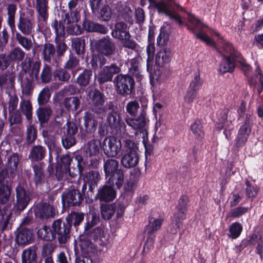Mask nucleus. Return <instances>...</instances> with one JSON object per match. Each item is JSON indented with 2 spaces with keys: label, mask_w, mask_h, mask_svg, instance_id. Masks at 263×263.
I'll use <instances>...</instances> for the list:
<instances>
[{
  "label": "nucleus",
  "mask_w": 263,
  "mask_h": 263,
  "mask_svg": "<svg viewBox=\"0 0 263 263\" xmlns=\"http://www.w3.org/2000/svg\"><path fill=\"white\" fill-rule=\"evenodd\" d=\"M41 66L40 61L32 62L30 58L26 59L21 63V69L17 75L22 93L29 96L34 89V82H39V73Z\"/></svg>",
  "instance_id": "obj_1"
},
{
  "label": "nucleus",
  "mask_w": 263,
  "mask_h": 263,
  "mask_svg": "<svg viewBox=\"0 0 263 263\" xmlns=\"http://www.w3.org/2000/svg\"><path fill=\"white\" fill-rule=\"evenodd\" d=\"M86 92L92 112L97 114H103L107 112L108 109L115 108V104L112 101L108 102L104 104L105 97L98 89L88 88Z\"/></svg>",
  "instance_id": "obj_2"
},
{
  "label": "nucleus",
  "mask_w": 263,
  "mask_h": 263,
  "mask_svg": "<svg viewBox=\"0 0 263 263\" xmlns=\"http://www.w3.org/2000/svg\"><path fill=\"white\" fill-rule=\"evenodd\" d=\"M123 151L124 154L121 158V165L126 168L137 166L139 161L137 144L132 140L126 139L124 141Z\"/></svg>",
  "instance_id": "obj_3"
},
{
  "label": "nucleus",
  "mask_w": 263,
  "mask_h": 263,
  "mask_svg": "<svg viewBox=\"0 0 263 263\" xmlns=\"http://www.w3.org/2000/svg\"><path fill=\"white\" fill-rule=\"evenodd\" d=\"M144 0L141 1V5L143 6ZM150 4L157 9L158 13H162L170 16L175 20L180 25H183V22L179 14L173 12V0H148Z\"/></svg>",
  "instance_id": "obj_4"
},
{
  "label": "nucleus",
  "mask_w": 263,
  "mask_h": 263,
  "mask_svg": "<svg viewBox=\"0 0 263 263\" xmlns=\"http://www.w3.org/2000/svg\"><path fill=\"white\" fill-rule=\"evenodd\" d=\"M113 82L117 93L122 96L130 95L135 88V81L129 74L119 73L115 77Z\"/></svg>",
  "instance_id": "obj_5"
},
{
  "label": "nucleus",
  "mask_w": 263,
  "mask_h": 263,
  "mask_svg": "<svg viewBox=\"0 0 263 263\" xmlns=\"http://www.w3.org/2000/svg\"><path fill=\"white\" fill-rule=\"evenodd\" d=\"M25 182H19L15 189L16 201L14 208L18 211L24 210L32 199L31 192L25 188Z\"/></svg>",
  "instance_id": "obj_6"
},
{
  "label": "nucleus",
  "mask_w": 263,
  "mask_h": 263,
  "mask_svg": "<svg viewBox=\"0 0 263 263\" xmlns=\"http://www.w3.org/2000/svg\"><path fill=\"white\" fill-rule=\"evenodd\" d=\"M53 233L55 238L60 243H65L70 237L71 225L65 219V221L61 219L54 220L51 224Z\"/></svg>",
  "instance_id": "obj_7"
},
{
  "label": "nucleus",
  "mask_w": 263,
  "mask_h": 263,
  "mask_svg": "<svg viewBox=\"0 0 263 263\" xmlns=\"http://www.w3.org/2000/svg\"><path fill=\"white\" fill-rule=\"evenodd\" d=\"M186 18L187 20V23L185 25L188 30L192 31L197 38L204 42L206 44L210 46L214 45V41L205 33L201 31L196 33L197 31H199L202 27V24L199 20L190 13L187 14Z\"/></svg>",
  "instance_id": "obj_8"
},
{
  "label": "nucleus",
  "mask_w": 263,
  "mask_h": 263,
  "mask_svg": "<svg viewBox=\"0 0 263 263\" xmlns=\"http://www.w3.org/2000/svg\"><path fill=\"white\" fill-rule=\"evenodd\" d=\"M80 11L77 9L69 10L63 17L64 24L68 25L67 31L70 34L78 35L81 33V27L77 23L80 19Z\"/></svg>",
  "instance_id": "obj_9"
},
{
  "label": "nucleus",
  "mask_w": 263,
  "mask_h": 263,
  "mask_svg": "<svg viewBox=\"0 0 263 263\" xmlns=\"http://www.w3.org/2000/svg\"><path fill=\"white\" fill-rule=\"evenodd\" d=\"M94 47L97 52L106 57L114 54L116 51V45L108 35L96 41Z\"/></svg>",
  "instance_id": "obj_10"
},
{
  "label": "nucleus",
  "mask_w": 263,
  "mask_h": 263,
  "mask_svg": "<svg viewBox=\"0 0 263 263\" xmlns=\"http://www.w3.org/2000/svg\"><path fill=\"white\" fill-rule=\"evenodd\" d=\"M104 154L108 157H116L120 152L122 144L121 141L115 137H106L102 143Z\"/></svg>",
  "instance_id": "obj_11"
},
{
  "label": "nucleus",
  "mask_w": 263,
  "mask_h": 263,
  "mask_svg": "<svg viewBox=\"0 0 263 263\" xmlns=\"http://www.w3.org/2000/svg\"><path fill=\"white\" fill-rule=\"evenodd\" d=\"M63 129L62 143L65 148L68 149L76 143L74 135L78 132V127L73 122H67Z\"/></svg>",
  "instance_id": "obj_12"
},
{
  "label": "nucleus",
  "mask_w": 263,
  "mask_h": 263,
  "mask_svg": "<svg viewBox=\"0 0 263 263\" xmlns=\"http://www.w3.org/2000/svg\"><path fill=\"white\" fill-rule=\"evenodd\" d=\"M121 71V68L116 64L112 63L108 66L102 67L97 77V81L100 84L112 81L114 76L119 74Z\"/></svg>",
  "instance_id": "obj_13"
},
{
  "label": "nucleus",
  "mask_w": 263,
  "mask_h": 263,
  "mask_svg": "<svg viewBox=\"0 0 263 263\" xmlns=\"http://www.w3.org/2000/svg\"><path fill=\"white\" fill-rule=\"evenodd\" d=\"M125 120L126 124L133 129L144 130L146 133L145 128L149 122L147 108H142L141 112L136 117H127Z\"/></svg>",
  "instance_id": "obj_14"
},
{
  "label": "nucleus",
  "mask_w": 263,
  "mask_h": 263,
  "mask_svg": "<svg viewBox=\"0 0 263 263\" xmlns=\"http://www.w3.org/2000/svg\"><path fill=\"white\" fill-rule=\"evenodd\" d=\"M35 22L32 14L30 16L25 14H21L19 16L17 27L20 33L24 35L33 36Z\"/></svg>",
  "instance_id": "obj_15"
},
{
  "label": "nucleus",
  "mask_w": 263,
  "mask_h": 263,
  "mask_svg": "<svg viewBox=\"0 0 263 263\" xmlns=\"http://www.w3.org/2000/svg\"><path fill=\"white\" fill-rule=\"evenodd\" d=\"M116 106L112 109H108V113L106 116V123L108 126L112 129H116V134L118 135L117 129L119 128V134H124L126 131V125L123 122H121V116L120 114L115 110Z\"/></svg>",
  "instance_id": "obj_16"
},
{
  "label": "nucleus",
  "mask_w": 263,
  "mask_h": 263,
  "mask_svg": "<svg viewBox=\"0 0 263 263\" xmlns=\"http://www.w3.org/2000/svg\"><path fill=\"white\" fill-rule=\"evenodd\" d=\"M34 215L41 220L47 219L55 217L58 211L51 205L46 202H40L34 209Z\"/></svg>",
  "instance_id": "obj_17"
},
{
  "label": "nucleus",
  "mask_w": 263,
  "mask_h": 263,
  "mask_svg": "<svg viewBox=\"0 0 263 263\" xmlns=\"http://www.w3.org/2000/svg\"><path fill=\"white\" fill-rule=\"evenodd\" d=\"M62 201L64 205L69 206H79L83 201V197L78 190L72 189L62 194Z\"/></svg>",
  "instance_id": "obj_18"
},
{
  "label": "nucleus",
  "mask_w": 263,
  "mask_h": 263,
  "mask_svg": "<svg viewBox=\"0 0 263 263\" xmlns=\"http://www.w3.org/2000/svg\"><path fill=\"white\" fill-rule=\"evenodd\" d=\"M116 196L115 189L106 181L104 185L99 188L96 198L100 201L109 202L113 200Z\"/></svg>",
  "instance_id": "obj_19"
},
{
  "label": "nucleus",
  "mask_w": 263,
  "mask_h": 263,
  "mask_svg": "<svg viewBox=\"0 0 263 263\" xmlns=\"http://www.w3.org/2000/svg\"><path fill=\"white\" fill-rule=\"evenodd\" d=\"M89 236L97 244L102 248L99 249V250L103 252H106L107 250V245L108 240L104 234L103 230L99 227L93 229L89 234Z\"/></svg>",
  "instance_id": "obj_20"
},
{
  "label": "nucleus",
  "mask_w": 263,
  "mask_h": 263,
  "mask_svg": "<svg viewBox=\"0 0 263 263\" xmlns=\"http://www.w3.org/2000/svg\"><path fill=\"white\" fill-rule=\"evenodd\" d=\"M34 240L32 231L28 228H23L18 232L15 236V242L18 246H25L31 243Z\"/></svg>",
  "instance_id": "obj_21"
},
{
  "label": "nucleus",
  "mask_w": 263,
  "mask_h": 263,
  "mask_svg": "<svg viewBox=\"0 0 263 263\" xmlns=\"http://www.w3.org/2000/svg\"><path fill=\"white\" fill-rule=\"evenodd\" d=\"M15 80V76L13 73L0 75V86L2 89H5L9 95L14 89Z\"/></svg>",
  "instance_id": "obj_22"
},
{
  "label": "nucleus",
  "mask_w": 263,
  "mask_h": 263,
  "mask_svg": "<svg viewBox=\"0 0 263 263\" xmlns=\"http://www.w3.org/2000/svg\"><path fill=\"white\" fill-rule=\"evenodd\" d=\"M219 53L223 58H231L234 60L241 62V57L239 53L235 51L233 46L228 42L223 41L222 45V50L219 51Z\"/></svg>",
  "instance_id": "obj_23"
},
{
  "label": "nucleus",
  "mask_w": 263,
  "mask_h": 263,
  "mask_svg": "<svg viewBox=\"0 0 263 263\" xmlns=\"http://www.w3.org/2000/svg\"><path fill=\"white\" fill-rule=\"evenodd\" d=\"M34 5L38 13V19L46 21L48 17V0H35Z\"/></svg>",
  "instance_id": "obj_24"
},
{
  "label": "nucleus",
  "mask_w": 263,
  "mask_h": 263,
  "mask_svg": "<svg viewBox=\"0 0 263 263\" xmlns=\"http://www.w3.org/2000/svg\"><path fill=\"white\" fill-rule=\"evenodd\" d=\"M37 249L36 246H30L22 251V263H37Z\"/></svg>",
  "instance_id": "obj_25"
},
{
  "label": "nucleus",
  "mask_w": 263,
  "mask_h": 263,
  "mask_svg": "<svg viewBox=\"0 0 263 263\" xmlns=\"http://www.w3.org/2000/svg\"><path fill=\"white\" fill-rule=\"evenodd\" d=\"M172 56V53L168 49L164 48L160 50L157 52L155 58L156 65L160 67L165 66L171 61Z\"/></svg>",
  "instance_id": "obj_26"
},
{
  "label": "nucleus",
  "mask_w": 263,
  "mask_h": 263,
  "mask_svg": "<svg viewBox=\"0 0 263 263\" xmlns=\"http://www.w3.org/2000/svg\"><path fill=\"white\" fill-rule=\"evenodd\" d=\"M46 153V148L41 145H34L30 150L28 156L31 162H39L44 159Z\"/></svg>",
  "instance_id": "obj_27"
},
{
  "label": "nucleus",
  "mask_w": 263,
  "mask_h": 263,
  "mask_svg": "<svg viewBox=\"0 0 263 263\" xmlns=\"http://www.w3.org/2000/svg\"><path fill=\"white\" fill-rule=\"evenodd\" d=\"M85 130L87 133H92L96 130L98 122L94 112L86 111L83 117Z\"/></svg>",
  "instance_id": "obj_28"
},
{
  "label": "nucleus",
  "mask_w": 263,
  "mask_h": 263,
  "mask_svg": "<svg viewBox=\"0 0 263 263\" xmlns=\"http://www.w3.org/2000/svg\"><path fill=\"white\" fill-rule=\"evenodd\" d=\"M129 34L127 24L123 21H118L115 24L111 35L116 39L120 40Z\"/></svg>",
  "instance_id": "obj_29"
},
{
  "label": "nucleus",
  "mask_w": 263,
  "mask_h": 263,
  "mask_svg": "<svg viewBox=\"0 0 263 263\" xmlns=\"http://www.w3.org/2000/svg\"><path fill=\"white\" fill-rule=\"evenodd\" d=\"M17 6L15 4L11 3L6 5L7 23L12 32L15 30V14Z\"/></svg>",
  "instance_id": "obj_30"
},
{
  "label": "nucleus",
  "mask_w": 263,
  "mask_h": 263,
  "mask_svg": "<svg viewBox=\"0 0 263 263\" xmlns=\"http://www.w3.org/2000/svg\"><path fill=\"white\" fill-rule=\"evenodd\" d=\"M33 171V181L36 186L41 185L46 180L45 175L41 163L32 164Z\"/></svg>",
  "instance_id": "obj_31"
},
{
  "label": "nucleus",
  "mask_w": 263,
  "mask_h": 263,
  "mask_svg": "<svg viewBox=\"0 0 263 263\" xmlns=\"http://www.w3.org/2000/svg\"><path fill=\"white\" fill-rule=\"evenodd\" d=\"M106 182L114 187L115 185L118 189H120L124 181V175L122 170H117L115 174L106 178Z\"/></svg>",
  "instance_id": "obj_32"
},
{
  "label": "nucleus",
  "mask_w": 263,
  "mask_h": 263,
  "mask_svg": "<svg viewBox=\"0 0 263 263\" xmlns=\"http://www.w3.org/2000/svg\"><path fill=\"white\" fill-rule=\"evenodd\" d=\"M55 48L51 43H45L42 50V55L44 61L50 63L51 60H54L55 56Z\"/></svg>",
  "instance_id": "obj_33"
},
{
  "label": "nucleus",
  "mask_w": 263,
  "mask_h": 263,
  "mask_svg": "<svg viewBox=\"0 0 263 263\" xmlns=\"http://www.w3.org/2000/svg\"><path fill=\"white\" fill-rule=\"evenodd\" d=\"M30 122L32 119V106L31 102L28 100L22 99L20 103L19 110Z\"/></svg>",
  "instance_id": "obj_34"
},
{
  "label": "nucleus",
  "mask_w": 263,
  "mask_h": 263,
  "mask_svg": "<svg viewBox=\"0 0 263 263\" xmlns=\"http://www.w3.org/2000/svg\"><path fill=\"white\" fill-rule=\"evenodd\" d=\"M80 102V99L78 97H70L64 100L63 105L67 111L73 113L79 108Z\"/></svg>",
  "instance_id": "obj_35"
},
{
  "label": "nucleus",
  "mask_w": 263,
  "mask_h": 263,
  "mask_svg": "<svg viewBox=\"0 0 263 263\" xmlns=\"http://www.w3.org/2000/svg\"><path fill=\"white\" fill-rule=\"evenodd\" d=\"M128 67L129 74L135 77L138 80L141 79L142 75L139 66L138 61L136 59H128L125 63Z\"/></svg>",
  "instance_id": "obj_36"
},
{
  "label": "nucleus",
  "mask_w": 263,
  "mask_h": 263,
  "mask_svg": "<svg viewBox=\"0 0 263 263\" xmlns=\"http://www.w3.org/2000/svg\"><path fill=\"white\" fill-rule=\"evenodd\" d=\"M119 162L113 159H108L105 161L104 163V171L106 178L110 177V175L115 174L117 170H122L118 168Z\"/></svg>",
  "instance_id": "obj_37"
},
{
  "label": "nucleus",
  "mask_w": 263,
  "mask_h": 263,
  "mask_svg": "<svg viewBox=\"0 0 263 263\" xmlns=\"http://www.w3.org/2000/svg\"><path fill=\"white\" fill-rule=\"evenodd\" d=\"M52 110L50 106L40 107L36 111L39 121L41 124L47 123L52 114Z\"/></svg>",
  "instance_id": "obj_38"
},
{
  "label": "nucleus",
  "mask_w": 263,
  "mask_h": 263,
  "mask_svg": "<svg viewBox=\"0 0 263 263\" xmlns=\"http://www.w3.org/2000/svg\"><path fill=\"white\" fill-rule=\"evenodd\" d=\"M101 142L93 139L88 142L85 146V152L89 157L98 155L100 152Z\"/></svg>",
  "instance_id": "obj_39"
},
{
  "label": "nucleus",
  "mask_w": 263,
  "mask_h": 263,
  "mask_svg": "<svg viewBox=\"0 0 263 263\" xmlns=\"http://www.w3.org/2000/svg\"><path fill=\"white\" fill-rule=\"evenodd\" d=\"M84 27L88 32H95L102 34H105L108 32V29L106 26L93 22H86Z\"/></svg>",
  "instance_id": "obj_40"
},
{
  "label": "nucleus",
  "mask_w": 263,
  "mask_h": 263,
  "mask_svg": "<svg viewBox=\"0 0 263 263\" xmlns=\"http://www.w3.org/2000/svg\"><path fill=\"white\" fill-rule=\"evenodd\" d=\"M143 108H147L146 106H140L139 102L136 100H131L127 103L125 106V110L131 117H136L138 112H141Z\"/></svg>",
  "instance_id": "obj_41"
},
{
  "label": "nucleus",
  "mask_w": 263,
  "mask_h": 263,
  "mask_svg": "<svg viewBox=\"0 0 263 263\" xmlns=\"http://www.w3.org/2000/svg\"><path fill=\"white\" fill-rule=\"evenodd\" d=\"M26 53L18 46L12 49L8 54V59L14 63H20L22 62L25 57Z\"/></svg>",
  "instance_id": "obj_42"
},
{
  "label": "nucleus",
  "mask_w": 263,
  "mask_h": 263,
  "mask_svg": "<svg viewBox=\"0 0 263 263\" xmlns=\"http://www.w3.org/2000/svg\"><path fill=\"white\" fill-rule=\"evenodd\" d=\"M37 236L45 241H52L56 238L52 227L44 226L40 228L37 232Z\"/></svg>",
  "instance_id": "obj_43"
},
{
  "label": "nucleus",
  "mask_w": 263,
  "mask_h": 263,
  "mask_svg": "<svg viewBox=\"0 0 263 263\" xmlns=\"http://www.w3.org/2000/svg\"><path fill=\"white\" fill-rule=\"evenodd\" d=\"M251 129L245 126L240 127L238 133V136L235 140V146L237 148L242 146L246 142Z\"/></svg>",
  "instance_id": "obj_44"
},
{
  "label": "nucleus",
  "mask_w": 263,
  "mask_h": 263,
  "mask_svg": "<svg viewBox=\"0 0 263 263\" xmlns=\"http://www.w3.org/2000/svg\"><path fill=\"white\" fill-rule=\"evenodd\" d=\"M18 32H16L15 39L18 44L25 50H30L33 46V42L31 38L26 36Z\"/></svg>",
  "instance_id": "obj_45"
},
{
  "label": "nucleus",
  "mask_w": 263,
  "mask_h": 263,
  "mask_svg": "<svg viewBox=\"0 0 263 263\" xmlns=\"http://www.w3.org/2000/svg\"><path fill=\"white\" fill-rule=\"evenodd\" d=\"M116 209L115 203L103 204L101 205V214L102 218L105 220L110 219L114 215Z\"/></svg>",
  "instance_id": "obj_46"
},
{
  "label": "nucleus",
  "mask_w": 263,
  "mask_h": 263,
  "mask_svg": "<svg viewBox=\"0 0 263 263\" xmlns=\"http://www.w3.org/2000/svg\"><path fill=\"white\" fill-rule=\"evenodd\" d=\"M236 62H238V61L234 60L231 58H223L222 61L219 65V71L222 73L233 71Z\"/></svg>",
  "instance_id": "obj_47"
},
{
  "label": "nucleus",
  "mask_w": 263,
  "mask_h": 263,
  "mask_svg": "<svg viewBox=\"0 0 263 263\" xmlns=\"http://www.w3.org/2000/svg\"><path fill=\"white\" fill-rule=\"evenodd\" d=\"M163 221V219H156L151 217L149 219V223L146 228V232L148 235L153 234L154 232L159 230Z\"/></svg>",
  "instance_id": "obj_48"
},
{
  "label": "nucleus",
  "mask_w": 263,
  "mask_h": 263,
  "mask_svg": "<svg viewBox=\"0 0 263 263\" xmlns=\"http://www.w3.org/2000/svg\"><path fill=\"white\" fill-rule=\"evenodd\" d=\"M52 89L49 87H45L39 92L37 97V103L40 106L46 105L50 100Z\"/></svg>",
  "instance_id": "obj_49"
},
{
  "label": "nucleus",
  "mask_w": 263,
  "mask_h": 263,
  "mask_svg": "<svg viewBox=\"0 0 263 263\" xmlns=\"http://www.w3.org/2000/svg\"><path fill=\"white\" fill-rule=\"evenodd\" d=\"M54 43L55 44V53L56 55L58 58H61L64 55L68 47L67 44L65 42V40L63 37L54 38Z\"/></svg>",
  "instance_id": "obj_50"
},
{
  "label": "nucleus",
  "mask_w": 263,
  "mask_h": 263,
  "mask_svg": "<svg viewBox=\"0 0 263 263\" xmlns=\"http://www.w3.org/2000/svg\"><path fill=\"white\" fill-rule=\"evenodd\" d=\"M92 71L90 69H85L77 79V83L81 87L87 86L90 81Z\"/></svg>",
  "instance_id": "obj_51"
},
{
  "label": "nucleus",
  "mask_w": 263,
  "mask_h": 263,
  "mask_svg": "<svg viewBox=\"0 0 263 263\" xmlns=\"http://www.w3.org/2000/svg\"><path fill=\"white\" fill-rule=\"evenodd\" d=\"M104 55L101 54H95L92 55L90 63L94 70L97 69L98 67L102 68L105 65L107 62Z\"/></svg>",
  "instance_id": "obj_52"
},
{
  "label": "nucleus",
  "mask_w": 263,
  "mask_h": 263,
  "mask_svg": "<svg viewBox=\"0 0 263 263\" xmlns=\"http://www.w3.org/2000/svg\"><path fill=\"white\" fill-rule=\"evenodd\" d=\"M71 46L74 49L76 53L82 55L84 53L85 42L83 37H74L71 39Z\"/></svg>",
  "instance_id": "obj_53"
},
{
  "label": "nucleus",
  "mask_w": 263,
  "mask_h": 263,
  "mask_svg": "<svg viewBox=\"0 0 263 263\" xmlns=\"http://www.w3.org/2000/svg\"><path fill=\"white\" fill-rule=\"evenodd\" d=\"M84 216V215L83 213H79L74 212L69 214L66 217V219L70 223L71 227L73 224L74 228L76 229V231H78V227L83 221Z\"/></svg>",
  "instance_id": "obj_54"
},
{
  "label": "nucleus",
  "mask_w": 263,
  "mask_h": 263,
  "mask_svg": "<svg viewBox=\"0 0 263 263\" xmlns=\"http://www.w3.org/2000/svg\"><path fill=\"white\" fill-rule=\"evenodd\" d=\"M101 176L98 171H92L89 172L86 175L89 183V190L92 191L93 187L97 186L100 179Z\"/></svg>",
  "instance_id": "obj_55"
},
{
  "label": "nucleus",
  "mask_w": 263,
  "mask_h": 263,
  "mask_svg": "<svg viewBox=\"0 0 263 263\" xmlns=\"http://www.w3.org/2000/svg\"><path fill=\"white\" fill-rule=\"evenodd\" d=\"M202 121L197 119L191 125V129L196 138L201 139L204 137Z\"/></svg>",
  "instance_id": "obj_56"
},
{
  "label": "nucleus",
  "mask_w": 263,
  "mask_h": 263,
  "mask_svg": "<svg viewBox=\"0 0 263 263\" xmlns=\"http://www.w3.org/2000/svg\"><path fill=\"white\" fill-rule=\"evenodd\" d=\"M26 141L28 144L34 142L37 138V132L35 127L30 123L27 125Z\"/></svg>",
  "instance_id": "obj_57"
},
{
  "label": "nucleus",
  "mask_w": 263,
  "mask_h": 263,
  "mask_svg": "<svg viewBox=\"0 0 263 263\" xmlns=\"http://www.w3.org/2000/svg\"><path fill=\"white\" fill-rule=\"evenodd\" d=\"M51 77L52 70L51 66L47 64H45L42 70L40 76H39L40 80H41V82L47 83L50 82Z\"/></svg>",
  "instance_id": "obj_58"
},
{
  "label": "nucleus",
  "mask_w": 263,
  "mask_h": 263,
  "mask_svg": "<svg viewBox=\"0 0 263 263\" xmlns=\"http://www.w3.org/2000/svg\"><path fill=\"white\" fill-rule=\"evenodd\" d=\"M53 75L55 80L62 82H67L70 78L69 73L65 69L62 68L55 70Z\"/></svg>",
  "instance_id": "obj_59"
},
{
  "label": "nucleus",
  "mask_w": 263,
  "mask_h": 263,
  "mask_svg": "<svg viewBox=\"0 0 263 263\" xmlns=\"http://www.w3.org/2000/svg\"><path fill=\"white\" fill-rule=\"evenodd\" d=\"M51 27L54 30L56 35L55 37H63L65 33V27L61 21L55 20L51 24Z\"/></svg>",
  "instance_id": "obj_60"
},
{
  "label": "nucleus",
  "mask_w": 263,
  "mask_h": 263,
  "mask_svg": "<svg viewBox=\"0 0 263 263\" xmlns=\"http://www.w3.org/2000/svg\"><path fill=\"white\" fill-rule=\"evenodd\" d=\"M119 40L122 41V45L124 48L134 50L138 47V44L132 39L130 33Z\"/></svg>",
  "instance_id": "obj_61"
},
{
  "label": "nucleus",
  "mask_w": 263,
  "mask_h": 263,
  "mask_svg": "<svg viewBox=\"0 0 263 263\" xmlns=\"http://www.w3.org/2000/svg\"><path fill=\"white\" fill-rule=\"evenodd\" d=\"M203 84V80L200 78L199 72L194 74L189 88L198 92Z\"/></svg>",
  "instance_id": "obj_62"
},
{
  "label": "nucleus",
  "mask_w": 263,
  "mask_h": 263,
  "mask_svg": "<svg viewBox=\"0 0 263 263\" xmlns=\"http://www.w3.org/2000/svg\"><path fill=\"white\" fill-rule=\"evenodd\" d=\"M242 230V226L239 223L234 222L230 227L229 236L233 239H235L240 235Z\"/></svg>",
  "instance_id": "obj_63"
},
{
  "label": "nucleus",
  "mask_w": 263,
  "mask_h": 263,
  "mask_svg": "<svg viewBox=\"0 0 263 263\" xmlns=\"http://www.w3.org/2000/svg\"><path fill=\"white\" fill-rule=\"evenodd\" d=\"M20 161L19 155L14 153L8 158V167L11 169V172L16 171Z\"/></svg>",
  "instance_id": "obj_64"
}]
</instances>
